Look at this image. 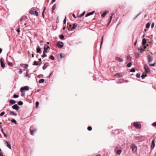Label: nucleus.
<instances>
[{
	"mask_svg": "<svg viewBox=\"0 0 156 156\" xmlns=\"http://www.w3.org/2000/svg\"><path fill=\"white\" fill-rule=\"evenodd\" d=\"M148 61L149 62H151L153 60V58L151 56L149 55L147 56Z\"/></svg>",
	"mask_w": 156,
	"mask_h": 156,
	"instance_id": "obj_11",
	"label": "nucleus"
},
{
	"mask_svg": "<svg viewBox=\"0 0 156 156\" xmlns=\"http://www.w3.org/2000/svg\"><path fill=\"white\" fill-rule=\"evenodd\" d=\"M26 76L28 77H30L29 75L27 73H26Z\"/></svg>",
	"mask_w": 156,
	"mask_h": 156,
	"instance_id": "obj_55",
	"label": "nucleus"
},
{
	"mask_svg": "<svg viewBox=\"0 0 156 156\" xmlns=\"http://www.w3.org/2000/svg\"><path fill=\"white\" fill-rule=\"evenodd\" d=\"M44 81V80L43 79H40L39 81V83H43Z\"/></svg>",
	"mask_w": 156,
	"mask_h": 156,
	"instance_id": "obj_24",
	"label": "nucleus"
},
{
	"mask_svg": "<svg viewBox=\"0 0 156 156\" xmlns=\"http://www.w3.org/2000/svg\"><path fill=\"white\" fill-rule=\"evenodd\" d=\"M138 50H139V52L141 53L143 52L144 51V49L141 47L140 48H138Z\"/></svg>",
	"mask_w": 156,
	"mask_h": 156,
	"instance_id": "obj_18",
	"label": "nucleus"
},
{
	"mask_svg": "<svg viewBox=\"0 0 156 156\" xmlns=\"http://www.w3.org/2000/svg\"><path fill=\"white\" fill-rule=\"evenodd\" d=\"M12 108L13 109H15L16 111H18L19 108V107L17 104H15L13 105L12 106Z\"/></svg>",
	"mask_w": 156,
	"mask_h": 156,
	"instance_id": "obj_8",
	"label": "nucleus"
},
{
	"mask_svg": "<svg viewBox=\"0 0 156 156\" xmlns=\"http://www.w3.org/2000/svg\"><path fill=\"white\" fill-rule=\"evenodd\" d=\"M135 71V70L134 68L131 69L130 70V71L131 72H134Z\"/></svg>",
	"mask_w": 156,
	"mask_h": 156,
	"instance_id": "obj_46",
	"label": "nucleus"
},
{
	"mask_svg": "<svg viewBox=\"0 0 156 156\" xmlns=\"http://www.w3.org/2000/svg\"><path fill=\"white\" fill-rule=\"evenodd\" d=\"M56 7V4H54L52 7V9L53 10H54L55 9Z\"/></svg>",
	"mask_w": 156,
	"mask_h": 156,
	"instance_id": "obj_36",
	"label": "nucleus"
},
{
	"mask_svg": "<svg viewBox=\"0 0 156 156\" xmlns=\"http://www.w3.org/2000/svg\"><path fill=\"white\" fill-rule=\"evenodd\" d=\"M117 75L118 76V77H119L122 76V73H118L115 74V76Z\"/></svg>",
	"mask_w": 156,
	"mask_h": 156,
	"instance_id": "obj_25",
	"label": "nucleus"
},
{
	"mask_svg": "<svg viewBox=\"0 0 156 156\" xmlns=\"http://www.w3.org/2000/svg\"><path fill=\"white\" fill-rule=\"evenodd\" d=\"M133 124L135 127L137 129H140L141 127V124L138 123L134 122Z\"/></svg>",
	"mask_w": 156,
	"mask_h": 156,
	"instance_id": "obj_6",
	"label": "nucleus"
},
{
	"mask_svg": "<svg viewBox=\"0 0 156 156\" xmlns=\"http://www.w3.org/2000/svg\"><path fill=\"white\" fill-rule=\"evenodd\" d=\"M136 76L137 77L139 78L140 76V73H137L136 74Z\"/></svg>",
	"mask_w": 156,
	"mask_h": 156,
	"instance_id": "obj_39",
	"label": "nucleus"
},
{
	"mask_svg": "<svg viewBox=\"0 0 156 156\" xmlns=\"http://www.w3.org/2000/svg\"><path fill=\"white\" fill-rule=\"evenodd\" d=\"M4 142L5 145L8 147L9 149H11L12 147L11 145V143L9 142H8L6 140H4Z\"/></svg>",
	"mask_w": 156,
	"mask_h": 156,
	"instance_id": "obj_2",
	"label": "nucleus"
},
{
	"mask_svg": "<svg viewBox=\"0 0 156 156\" xmlns=\"http://www.w3.org/2000/svg\"><path fill=\"white\" fill-rule=\"evenodd\" d=\"M34 8H32L31 9L30 11V13L31 14H33L34 12Z\"/></svg>",
	"mask_w": 156,
	"mask_h": 156,
	"instance_id": "obj_21",
	"label": "nucleus"
},
{
	"mask_svg": "<svg viewBox=\"0 0 156 156\" xmlns=\"http://www.w3.org/2000/svg\"><path fill=\"white\" fill-rule=\"evenodd\" d=\"M9 114L10 115H13L15 116H16L17 115V114L15 113L14 112L12 111H10L9 112Z\"/></svg>",
	"mask_w": 156,
	"mask_h": 156,
	"instance_id": "obj_13",
	"label": "nucleus"
},
{
	"mask_svg": "<svg viewBox=\"0 0 156 156\" xmlns=\"http://www.w3.org/2000/svg\"><path fill=\"white\" fill-rule=\"evenodd\" d=\"M115 59L116 60H118L120 62H122L123 61V59H122L117 57H115Z\"/></svg>",
	"mask_w": 156,
	"mask_h": 156,
	"instance_id": "obj_16",
	"label": "nucleus"
},
{
	"mask_svg": "<svg viewBox=\"0 0 156 156\" xmlns=\"http://www.w3.org/2000/svg\"><path fill=\"white\" fill-rule=\"evenodd\" d=\"M0 62L1 67L3 68H4L5 66V64L2 60V58L0 59Z\"/></svg>",
	"mask_w": 156,
	"mask_h": 156,
	"instance_id": "obj_10",
	"label": "nucleus"
},
{
	"mask_svg": "<svg viewBox=\"0 0 156 156\" xmlns=\"http://www.w3.org/2000/svg\"><path fill=\"white\" fill-rule=\"evenodd\" d=\"M8 65L9 66H12L13 65V63L11 62H9L8 63Z\"/></svg>",
	"mask_w": 156,
	"mask_h": 156,
	"instance_id": "obj_48",
	"label": "nucleus"
},
{
	"mask_svg": "<svg viewBox=\"0 0 156 156\" xmlns=\"http://www.w3.org/2000/svg\"><path fill=\"white\" fill-rule=\"evenodd\" d=\"M16 31L18 32V33H19L20 32V27L18 28L16 30Z\"/></svg>",
	"mask_w": 156,
	"mask_h": 156,
	"instance_id": "obj_52",
	"label": "nucleus"
},
{
	"mask_svg": "<svg viewBox=\"0 0 156 156\" xmlns=\"http://www.w3.org/2000/svg\"><path fill=\"white\" fill-rule=\"evenodd\" d=\"M154 141H155L154 139L152 141L151 147V150L153 149L155 147V144L154 143Z\"/></svg>",
	"mask_w": 156,
	"mask_h": 156,
	"instance_id": "obj_9",
	"label": "nucleus"
},
{
	"mask_svg": "<svg viewBox=\"0 0 156 156\" xmlns=\"http://www.w3.org/2000/svg\"><path fill=\"white\" fill-rule=\"evenodd\" d=\"M123 83V82L120 81H119V82H117V83Z\"/></svg>",
	"mask_w": 156,
	"mask_h": 156,
	"instance_id": "obj_63",
	"label": "nucleus"
},
{
	"mask_svg": "<svg viewBox=\"0 0 156 156\" xmlns=\"http://www.w3.org/2000/svg\"><path fill=\"white\" fill-rule=\"evenodd\" d=\"M66 16L64 20H63V23L64 24H65L66 23Z\"/></svg>",
	"mask_w": 156,
	"mask_h": 156,
	"instance_id": "obj_53",
	"label": "nucleus"
},
{
	"mask_svg": "<svg viewBox=\"0 0 156 156\" xmlns=\"http://www.w3.org/2000/svg\"><path fill=\"white\" fill-rule=\"evenodd\" d=\"M10 103L12 104H14L16 103V101L14 100H11L9 101Z\"/></svg>",
	"mask_w": 156,
	"mask_h": 156,
	"instance_id": "obj_20",
	"label": "nucleus"
},
{
	"mask_svg": "<svg viewBox=\"0 0 156 156\" xmlns=\"http://www.w3.org/2000/svg\"><path fill=\"white\" fill-rule=\"evenodd\" d=\"M29 89V87L27 86H25L24 87H22L20 88L21 90H28Z\"/></svg>",
	"mask_w": 156,
	"mask_h": 156,
	"instance_id": "obj_7",
	"label": "nucleus"
},
{
	"mask_svg": "<svg viewBox=\"0 0 156 156\" xmlns=\"http://www.w3.org/2000/svg\"><path fill=\"white\" fill-rule=\"evenodd\" d=\"M39 104V102L38 101H37L36 102V108H37Z\"/></svg>",
	"mask_w": 156,
	"mask_h": 156,
	"instance_id": "obj_49",
	"label": "nucleus"
},
{
	"mask_svg": "<svg viewBox=\"0 0 156 156\" xmlns=\"http://www.w3.org/2000/svg\"><path fill=\"white\" fill-rule=\"evenodd\" d=\"M150 23H147L146 25V28H149L150 26Z\"/></svg>",
	"mask_w": 156,
	"mask_h": 156,
	"instance_id": "obj_32",
	"label": "nucleus"
},
{
	"mask_svg": "<svg viewBox=\"0 0 156 156\" xmlns=\"http://www.w3.org/2000/svg\"><path fill=\"white\" fill-rule=\"evenodd\" d=\"M132 63L131 62L129 63L127 65V66L128 67H130L132 66Z\"/></svg>",
	"mask_w": 156,
	"mask_h": 156,
	"instance_id": "obj_40",
	"label": "nucleus"
},
{
	"mask_svg": "<svg viewBox=\"0 0 156 156\" xmlns=\"http://www.w3.org/2000/svg\"><path fill=\"white\" fill-rule=\"evenodd\" d=\"M5 114V112H2L1 114H0V116H2L3 115Z\"/></svg>",
	"mask_w": 156,
	"mask_h": 156,
	"instance_id": "obj_50",
	"label": "nucleus"
},
{
	"mask_svg": "<svg viewBox=\"0 0 156 156\" xmlns=\"http://www.w3.org/2000/svg\"><path fill=\"white\" fill-rule=\"evenodd\" d=\"M151 125L154 127H156V122L153 123Z\"/></svg>",
	"mask_w": 156,
	"mask_h": 156,
	"instance_id": "obj_42",
	"label": "nucleus"
},
{
	"mask_svg": "<svg viewBox=\"0 0 156 156\" xmlns=\"http://www.w3.org/2000/svg\"><path fill=\"white\" fill-rule=\"evenodd\" d=\"M19 97V96L18 95L15 94L13 96V98H18Z\"/></svg>",
	"mask_w": 156,
	"mask_h": 156,
	"instance_id": "obj_41",
	"label": "nucleus"
},
{
	"mask_svg": "<svg viewBox=\"0 0 156 156\" xmlns=\"http://www.w3.org/2000/svg\"><path fill=\"white\" fill-rule=\"evenodd\" d=\"M87 129L89 130V131H91L92 130V128L91 127V126H88V127H87Z\"/></svg>",
	"mask_w": 156,
	"mask_h": 156,
	"instance_id": "obj_43",
	"label": "nucleus"
},
{
	"mask_svg": "<svg viewBox=\"0 0 156 156\" xmlns=\"http://www.w3.org/2000/svg\"><path fill=\"white\" fill-rule=\"evenodd\" d=\"M122 151L121 150H118L117 151V154H120L121 152Z\"/></svg>",
	"mask_w": 156,
	"mask_h": 156,
	"instance_id": "obj_38",
	"label": "nucleus"
},
{
	"mask_svg": "<svg viewBox=\"0 0 156 156\" xmlns=\"http://www.w3.org/2000/svg\"><path fill=\"white\" fill-rule=\"evenodd\" d=\"M56 45L59 48H61L63 47L64 43L62 42L59 41L57 43Z\"/></svg>",
	"mask_w": 156,
	"mask_h": 156,
	"instance_id": "obj_5",
	"label": "nucleus"
},
{
	"mask_svg": "<svg viewBox=\"0 0 156 156\" xmlns=\"http://www.w3.org/2000/svg\"><path fill=\"white\" fill-rule=\"evenodd\" d=\"M114 15V14L113 13H112L111 14V15L110 16V20H112V18L113 16Z\"/></svg>",
	"mask_w": 156,
	"mask_h": 156,
	"instance_id": "obj_45",
	"label": "nucleus"
},
{
	"mask_svg": "<svg viewBox=\"0 0 156 156\" xmlns=\"http://www.w3.org/2000/svg\"><path fill=\"white\" fill-rule=\"evenodd\" d=\"M154 26V23H153L151 24V28H153Z\"/></svg>",
	"mask_w": 156,
	"mask_h": 156,
	"instance_id": "obj_56",
	"label": "nucleus"
},
{
	"mask_svg": "<svg viewBox=\"0 0 156 156\" xmlns=\"http://www.w3.org/2000/svg\"><path fill=\"white\" fill-rule=\"evenodd\" d=\"M95 12L94 11H93L91 12H89L85 16V17H87L90 16L91 15H93L94 12Z\"/></svg>",
	"mask_w": 156,
	"mask_h": 156,
	"instance_id": "obj_12",
	"label": "nucleus"
},
{
	"mask_svg": "<svg viewBox=\"0 0 156 156\" xmlns=\"http://www.w3.org/2000/svg\"><path fill=\"white\" fill-rule=\"evenodd\" d=\"M23 104V102L21 101H20L18 102V105H22Z\"/></svg>",
	"mask_w": 156,
	"mask_h": 156,
	"instance_id": "obj_28",
	"label": "nucleus"
},
{
	"mask_svg": "<svg viewBox=\"0 0 156 156\" xmlns=\"http://www.w3.org/2000/svg\"><path fill=\"white\" fill-rule=\"evenodd\" d=\"M155 63L154 62V63L153 64H149V65L150 66H154V65H155Z\"/></svg>",
	"mask_w": 156,
	"mask_h": 156,
	"instance_id": "obj_47",
	"label": "nucleus"
},
{
	"mask_svg": "<svg viewBox=\"0 0 156 156\" xmlns=\"http://www.w3.org/2000/svg\"><path fill=\"white\" fill-rule=\"evenodd\" d=\"M108 12V11H105L101 15V16L102 17H105L107 14V13Z\"/></svg>",
	"mask_w": 156,
	"mask_h": 156,
	"instance_id": "obj_19",
	"label": "nucleus"
},
{
	"mask_svg": "<svg viewBox=\"0 0 156 156\" xmlns=\"http://www.w3.org/2000/svg\"><path fill=\"white\" fill-rule=\"evenodd\" d=\"M144 69L145 72L147 73L148 74L151 73L150 71L148 68V66L146 64H145L144 65Z\"/></svg>",
	"mask_w": 156,
	"mask_h": 156,
	"instance_id": "obj_3",
	"label": "nucleus"
},
{
	"mask_svg": "<svg viewBox=\"0 0 156 156\" xmlns=\"http://www.w3.org/2000/svg\"><path fill=\"white\" fill-rule=\"evenodd\" d=\"M49 58L52 60H54L55 59L54 57L52 55H51L50 56Z\"/></svg>",
	"mask_w": 156,
	"mask_h": 156,
	"instance_id": "obj_35",
	"label": "nucleus"
},
{
	"mask_svg": "<svg viewBox=\"0 0 156 156\" xmlns=\"http://www.w3.org/2000/svg\"><path fill=\"white\" fill-rule=\"evenodd\" d=\"M56 0H52L51 2V4L53 3L54 2H55Z\"/></svg>",
	"mask_w": 156,
	"mask_h": 156,
	"instance_id": "obj_62",
	"label": "nucleus"
},
{
	"mask_svg": "<svg viewBox=\"0 0 156 156\" xmlns=\"http://www.w3.org/2000/svg\"><path fill=\"white\" fill-rule=\"evenodd\" d=\"M39 61L38 62H39V63H41V58H39Z\"/></svg>",
	"mask_w": 156,
	"mask_h": 156,
	"instance_id": "obj_57",
	"label": "nucleus"
},
{
	"mask_svg": "<svg viewBox=\"0 0 156 156\" xmlns=\"http://www.w3.org/2000/svg\"><path fill=\"white\" fill-rule=\"evenodd\" d=\"M22 73V71L21 69H20V71H19V73L20 74H21Z\"/></svg>",
	"mask_w": 156,
	"mask_h": 156,
	"instance_id": "obj_59",
	"label": "nucleus"
},
{
	"mask_svg": "<svg viewBox=\"0 0 156 156\" xmlns=\"http://www.w3.org/2000/svg\"><path fill=\"white\" fill-rule=\"evenodd\" d=\"M42 57H47V55L45 53H43V55H42Z\"/></svg>",
	"mask_w": 156,
	"mask_h": 156,
	"instance_id": "obj_51",
	"label": "nucleus"
},
{
	"mask_svg": "<svg viewBox=\"0 0 156 156\" xmlns=\"http://www.w3.org/2000/svg\"><path fill=\"white\" fill-rule=\"evenodd\" d=\"M147 75H144V73L142 74V75H141V77L143 79L145 78V77Z\"/></svg>",
	"mask_w": 156,
	"mask_h": 156,
	"instance_id": "obj_44",
	"label": "nucleus"
},
{
	"mask_svg": "<svg viewBox=\"0 0 156 156\" xmlns=\"http://www.w3.org/2000/svg\"><path fill=\"white\" fill-rule=\"evenodd\" d=\"M131 148L133 152H135L137 151L136 146L135 144H132L131 146Z\"/></svg>",
	"mask_w": 156,
	"mask_h": 156,
	"instance_id": "obj_4",
	"label": "nucleus"
},
{
	"mask_svg": "<svg viewBox=\"0 0 156 156\" xmlns=\"http://www.w3.org/2000/svg\"><path fill=\"white\" fill-rule=\"evenodd\" d=\"M48 66L45 64H44V66H43L42 68L43 70H45L47 67Z\"/></svg>",
	"mask_w": 156,
	"mask_h": 156,
	"instance_id": "obj_37",
	"label": "nucleus"
},
{
	"mask_svg": "<svg viewBox=\"0 0 156 156\" xmlns=\"http://www.w3.org/2000/svg\"><path fill=\"white\" fill-rule=\"evenodd\" d=\"M85 12V11H84L80 15L77 16V17H80L84 15Z\"/></svg>",
	"mask_w": 156,
	"mask_h": 156,
	"instance_id": "obj_31",
	"label": "nucleus"
},
{
	"mask_svg": "<svg viewBox=\"0 0 156 156\" xmlns=\"http://www.w3.org/2000/svg\"><path fill=\"white\" fill-rule=\"evenodd\" d=\"M1 131L2 133L4 134V136L5 137H7V135L4 132V131H3V129L2 128V130H1Z\"/></svg>",
	"mask_w": 156,
	"mask_h": 156,
	"instance_id": "obj_30",
	"label": "nucleus"
},
{
	"mask_svg": "<svg viewBox=\"0 0 156 156\" xmlns=\"http://www.w3.org/2000/svg\"><path fill=\"white\" fill-rule=\"evenodd\" d=\"M30 134L31 135H34V133L37 132V129L35 128L30 127Z\"/></svg>",
	"mask_w": 156,
	"mask_h": 156,
	"instance_id": "obj_1",
	"label": "nucleus"
},
{
	"mask_svg": "<svg viewBox=\"0 0 156 156\" xmlns=\"http://www.w3.org/2000/svg\"><path fill=\"white\" fill-rule=\"evenodd\" d=\"M45 9H46V7H44V9H43V12H44L45 11Z\"/></svg>",
	"mask_w": 156,
	"mask_h": 156,
	"instance_id": "obj_64",
	"label": "nucleus"
},
{
	"mask_svg": "<svg viewBox=\"0 0 156 156\" xmlns=\"http://www.w3.org/2000/svg\"><path fill=\"white\" fill-rule=\"evenodd\" d=\"M22 94L21 95V96H24L25 95V93L24 92H23V91H22Z\"/></svg>",
	"mask_w": 156,
	"mask_h": 156,
	"instance_id": "obj_60",
	"label": "nucleus"
},
{
	"mask_svg": "<svg viewBox=\"0 0 156 156\" xmlns=\"http://www.w3.org/2000/svg\"><path fill=\"white\" fill-rule=\"evenodd\" d=\"M11 121L12 122L14 123L15 124H16L17 123L15 119H12Z\"/></svg>",
	"mask_w": 156,
	"mask_h": 156,
	"instance_id": "obj_29",
	"label": "nucleus"
},
{
	"mask_svg": "<svg viewBox=\"0 0 156 156\" xmlns=\"http://www.w3.org/2000/svg\"><path fill=\"white\" fill-rule=\"evenodd\" d=\"M103 36H102V37H101V44H100V48H101V46L103 44Z\"/></svg>",
	"mask_w": 156,
	"mask_h": 156,
	"instance_id": "obj_33",
	"label": "nucleus"
},
{
	"mask_svg": "<svg viewBox=\"0 0 156 156\" xmlns=\"http://www.w3.org/2000/svg\"><path fill=\"white\" fill-rule=\"evenodd\" d=\"M47 52V50H46V49H45V50L44 49V51H43V53H46Z\"/></svg>",
	"mask_w": 156,
	"mask_h": 156,
	"instance_id": "obj_61",
	"label": "nucleus"
},
{
	"mask_svg": "<svg viewBox=\"0 0 156 156\" xmlns=\"http://www.w3.org/2000/svg\"><path fill=\"white\" fill-rule=\"evenodd\" d=\"M33 15L37 16L38 15V14L37 12V11H35L34 12V14H33Z\"/></svg>",
	"mask_w": 156,
	"mask_h": 156,
	"instance_id": "obj_34",
	"label": "nucleus"
},
{
	"mask_svg": "<svg viewBox=\"0 0 156 156\" xmlns=\"http://www.w3.org/2000/svg\"><path fill=\"white\" fill-rule=\"evenodd\" d=\"M146 43V40L145 38H144L142 39V45H144Z\"/></svg>",
	"mask_w": 156,
	"mask_h": 156,
	"instance_id": "obj_15",
	"label": "nucleus"
},
{
	"mask_svg": "<svg viewBox=\"0 0 156 156\" xmlns=\"http://www.w3.org/2000/svg\"><path fill=\"white\" fill-rule=\"evenodd\" d=\"M49 48V46H48L46 44H44V49L45 50V49H46V50H47V49Z\"/></svg>",
	"mask_w": 156,
	"mask_h": 156,
	"instance_id": "obj_23",
	"label": "nucleus"
},
{
	"mask_svg": "<svg viewBox=\"0 0 156 156\" xmlns=\"http://www.w3.org/2000/svg\"><path fill=\"white\" fill-rule=\"evenodd\" d=\"M28 64H25V69H27V67H28Z\"/></svg>",
	"mask_w": 156,
	"mask_h": 156,
	"instance_id": "obj_58",
	"label": "nucleus"
},
{
	"mask_svg": "<svg viewBox=\"0 0 156 156\" xmlns=\"http://www.w3.org/2000/svg\"><path fill=\"white\" fill-rule=\"evenodd\" d=\"M142 136H135L134 138L137 140H139L142 138Z\"/></svg>",
	"mask_w": 156,
	"mask_h": 156,
	"instance_id": "obj_17",
	"label": "nucleus"
},
{
	"mask_svg": "<svg viewBox=\"0 0 156 156\" xmlns=\"http://www.w3.org/2000/svg\"><path fill=\"white\" fill-rule=\"evenodd\" d=\"M77 26V24L76 23H74L73 27H72L71 29H75L76 28Z\"/></svg>",
	"mask_w": 156,
	"mask_h": 156,
	"instance_id": "obj_22",
	"label": "nucleus"
},
{
	"mask_svg": "<svg viewBox=\"0 0 156 156\" xmlns=\"http://www.w3.org/2000/svg\"><path fill=\"white\" fill-rule=\"evenodd\" d=\"M33 65H36V66L40 65L41 63H39V62L34 61Z\"/></svg>",
	"mask_w": 156,
	"mask_h": 156,
	"instance_id": "obj_14",
	"label": "nucleus"
},
{
	"mask_svg": "<svg viewBox=\"0 0 156 156\" xmlns=\"http://www.w3.org/2000/svg\"><path fill=\"white\" fill-rule=\"evenodd\" d=\"M135 55L136 58H138L139 57V54H136Z\"/></svg>",
	"mask_w": 156,
	"mask_h": 156,
	"instance_id": "obj_54",
	"label": "nucleus"
},
{
	"mask_svg": "<svg viewBox=\"0 0 156 156\" xmlns=\"http://www.w3.org/2000/svg\"><path fill=\"white\" fill-rule=\"evenodd\" d=\"M38 47H39V46H38ZM41 49L39 47L38 48H37V53H40L41 52Z\"/></svg>",
	"mask_w": 156,
	"mask_h": 156,
	"instance_id": "obj_27",
	"label": "nucleus"
},
{
	"mask_svg": "<svg viewBox=\"0 0 156 156\" xmlns=\"http://www.w3.org/2000/svg\"><path fill=\"white\" fill-rule=\"evenodd\" d=\"M59 38L61 40H63L64 38V36L63 35H59Z\"/></svg>",
	"mask_w": 156,
	"mask_h": 156,
	"instance_id": "obj_26",
	"label": "nucleus"
}]
</instances>
